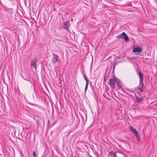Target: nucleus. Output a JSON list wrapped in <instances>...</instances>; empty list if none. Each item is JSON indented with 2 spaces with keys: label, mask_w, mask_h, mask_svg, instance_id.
I'll return each instance as SVG.
<instances>
[{
  "label": "nucleus",
  "mask_w": 157,
  "mask_h": 157,
  "mask_svg": "<svg viewBox=\"0 0 157 157\" xmlns=\"http://www.w3.org/2000/svg\"><path fill=\"white\" fill-rule=\"evenodd\" d=\"M129 128L130 131L133 133L135 136L136 137L137 140L138 141H140V136L138 132L136 131V129L131 126Z\"/></svg>",
  "instance_id": "f257e3e1"
},
{
  "label": "nucleus",
  "mask_w": 157,
  "mask_h": 157,
  "mask_svg": "<svg viewBox=\"0 0 157 157\" xmlns=\"http://www.w3.org/2000/svg\"><path fill=\"white\" fill-rule=\"evenodd\" d=\"M117 39H124L125 41H128L129 40L128 37L124 32L117 36Z\"/></svg>",
  "instance_id": "f03ea898"
},
{
  "label": "nucleus",
  "mask_w": 157,
  "mask_h": 157,
  "mask_svg": "<svg viewBox=\"0 0 157 157\" xmlns=\"http://www.w3.org/2000/svg\"><path fill=\"white\" fill-rule=\"evenodd\" d=\"M113 79H110L109 80V84L111 88L112 89H114L115 87V82H116L115 80H116V78L114 77H113Z\"/></svg>",
  "instance_id": "7ed1b4c3"
},
{
  "label": "nucleus",
  "mask_w": 157,
  "mask_h": 157,
  "mask_svg": "<svg viewBox=\"0 0 157 157\" xmlns=\"http://www.w3.org/2000/svg\"><path fill=\"white\" fill-rule=\"evenodd\" d=\"M141 82H140V84L138 86L137 90H139L140 92H142L145 89V86H144V84Z\"/></svg>",
  "instance_id": "20e7f679"
},
{
  "label": "nucleus",
  "mask_w": 157,
  "mask_h": 157,
  "mask_svg": "<svg viewBox=\"0 0 157 157\" xmlns=\"http://www.w3.org/2000/svg\"><path fill=\"white\" fill-rule=\"evenodd\" d=\"M37 61V59L36 58H35L33 60H31V67H33V68L35 70L36 68V63Z\"/></svg>",
  "instance_id": "39448f33"
},
{
  "label": "nucleus",
  "mask_w": 157,
  "mask_h": 157,
  "mask_svg": "<svg viewBox=\"0 0 157 157\" xmlns=\"http://www.w3.org/2000/svg\"><path fill=\"white\" fill-rule=\"evenodd\" d=\"M53 56L52 58V63L53 64L57 62L58 61V56L56 55L55 54H52Z\"/></svg>",
  "instance_id": "423d86ee"
},
{
  "label": "nucleus",
  "mask_w": 157,
  "mask_h": 157,
  "mask_svg": "<svg viewBox=\"0 0 157 157\" xmlns=\"http://www.w3.org/2000/svg\"><path fill=\"white\" fill-rule=\"evenodd\" d=\"M138 74L139 75L140 78V82H143V74L142 72H138Z\"/></svg>",
  "instance_id": "0eeeda50"
},
{
  "label": "nucleus",
  "mask_w": 157,
  "mask_h": 157,
  "mask_svg": "<svg viewBox=\"0 0 157 157\" xmlns=\"http://www.w3.org/2000/svg\"><path fill=\"white\" fill-rule=\"evenodd\" d=\"M142 51V49L141 48L138 47H137L136 48H133V50L132 51V52H141Z\"/></svg>",
  "instance_id": "6e6552de"
},
{
  "label": "nucleus",
  "mask_w": 157,
  "mask_h": 157,
  "mask_svg": "<svg viewBox=\"0 0 157 157\" xmlns=\"http://www.w3.org/2000/svg\"><path fill=\"white\" fill-rule=\"evenodd\" d=\"M64 28L67 30H68L69 27L70 26V24L69 22L67 21L64 23Z\"/></svg>",
  "instance_id": "1a4fd4ad"
},
{
  "label": "nucleus",
  "mask_w": 157,
  "mask_h": 157,
  "mask_svg": "<svg viewBox=\"0 0 157 157\" xmlns=\"http://www.w3.org/2000/svg\"><path fill=\"white\" fill-rule=\"evenodd\" d=\"M115 82L116 83L117 85L118 86V88H120L121 87V82L117 78H116V80Z\"/></svg>",
  "instance_id": "9d476101"
},
{
  "label": "nucleus",
  "mask_w": 157,
  "mask_h": 157,
  "mask_svg": "<svg viewBox=\"0 0 157 157\" xmlns=\"http://www.w3.org/2000/svg\"><path fill=\"white\" fill-rule=\"evenodd\" d=\"M117 156L118 157H125V155L122 153L118 152Z\"/></svg>",
  "instance_id": "9b49d317"
},
{
  "label": "nucleus",
  "mask_w": 157,
  "mask_h": 157,
  "mask_svg": "<svg viewBox=\"0 0 157 157\" xmlns=\"http://www.w3.org/2000/svg\"><path fill=\"white\" fill-rule=\"evenodd\" d=\"M137 98L136 101L137 102H141L143 99L142 98H139L137 96H136Z\"/></svg>",
  "instance_id": "f8f14e48"
},
{
  "label": "nucleus",
  "mask_w": 157,
  "mask_h": 157,
  "mask_svg": "<svg viewBox=\"0 0 157 157\" xmlns=\"http://www.w3.org/2000/svg\"><path fill=\"white\" fill-rule=\"evenodd\" d=\"M118 152H116V151L114 152L113 153V157H118L117 156V153Z\"/></svg>",
  "instance_id": "ddd939ff"
},
{
  "label": "nucleus",
  "mask_w": 157,
  "mask_h": 157,
  "mask_svg": "<svg viewBox=\"0 0 157 157\" xmlns=\"http://www.w3.org/2000/svg\"><path fill=\"white\" fill-rule=\"evenodd\" d=\"M88 83H86L85 87V92L86 91V90L87 89L88 86Z\"/></svg>",
  "instance_id": "4468645a"
},
{
  "label": "nucleus",
  "mask_w": 157,
  "mask_h": 157,
  "mask_svg": "<svg viewBox=\"0 0 157 157\" xmlns=\"http://www.w3.org/2000/svg\"><path fill=\"white\" fill-rule=\"evenodd\" d=\"M36 156V153H35V151H33V157H35Z\"/></svg>",
  "instance_id": "2eb2a0df"
},
{
  "label": "nucleus",
  "mask_w": 157,
  "mask_h": 157,
  "mask_svg": "<svg viewBox=\"0 0 157 157\" xmlns=\"http://www.w3.org/2000/svg\"><path fill=\"white\" fill-rule=\"evenodd\" d=\"M85 81H86V83H88V80H87V79L86 78V77H85Z\"/></svg>",
  "instance_id": "dca6fc26"
},
{
  "label": "nucleus",
  "mask_w": 157,
  "mask_h": 157,
  "mask_svg": "<svg viewBox=\"0 0 157 157\" xmlns=\"http://www.w3.org/2000/svg\"><path fill=\"white\" fill-rule=\"evenodd\" d=\"M83 77H84V79L85 78V77H86L85 75V74L83 75Z\"/></svg>",
  "instance_id": "f3484780"
},
{
  "label": "nucleus",
  "mask_w": 157,
  "mask_h": 157,
  "mask_svg": "<svg viewBox=\"0 0 157 157\" xmlns=\"http://www.w3.org/2000/svg\"><path fill=\"white\" fill-rule=\"evenodd\" d=\"M112 153H113V151H111L110 152V154H112Z\"/></svg>",
  "instance_id": "a211bd4d"
}]
</instances>
